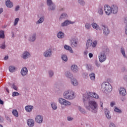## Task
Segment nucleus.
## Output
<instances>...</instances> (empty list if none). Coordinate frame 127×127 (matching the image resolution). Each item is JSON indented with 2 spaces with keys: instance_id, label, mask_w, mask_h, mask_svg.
I'll list each match as a JSON object with an SVG mask.
<instances>
[{
  "instance_id": "obj_4",
  "label": "nucleus",
  "mask_w": 127,
  "mask_h": 127,
  "mask_svg": "<svg viewBox=\"0 0 127 127\" xmlns=\"http://www.w3.org/2000/svg\"><path fill=\"white\" fill-rule=\"evenodd\" d=\"M97 45H98V41L97 40L92 41L91 39H88L86 44V49H89V48H95Z\"/></svg>"
},
{
  "instance_id": "obj_23",
  "label": "nucleus",
  "mask_w": 127,
  "mask_h": 127,
  "mask_svg": "<svg viewBox=\"0 0 127 127\" xmlns=\"http://www.w3.org/2000/svg\"><path fill=\"white\" fill-rule=\"evenodd\" d=\"M104 112L107 119H108V120H111V113L110 112V111L107 109H105Z\"/></svg>"
},
{
  "instance_id": "obj_21",
  "label": "nucleus",
  "mask_w": 127,
  "mask_h": 127,
  "mask_svg": "<svg viewBox=\"0 0 127 127\" xmlns=\"http://www.w3.org/2000/svg\"><path fill=\"white\" fill-rule=\"evenodd\" d=\"M36 40V34H32L29 38L28 40L30 42H34Z\"/></svg>"
},
{
  "instance_id": "obj_56",
  "label": "nucleus",
  "mask_w": 127,
  "mask_h": 127,
  "mask_svg": "<svg viewBox=\"0 0 127 127\" xmlns=\"http://www.w3.org/2000/svg\"><path fill=\"white\" fill-rule=\"evenodd\" d=\"M93 56V54H92V53H89V58H92Z\"/></svg>"
},
{
  "instance_id": "obj_63",
  "label": "nucleus",
  "mask_w": 127,
  "mask_h": 127,
  "mask_svg": "<svg viewBox=\"0 0 127 127\" xmlns=\"http://www.w3.org/2000/svg\"><path fill=\"white\" fill-rule=\"evenodd\" d=\"M60 10L61 11H64L65 10V8H61Z\"/></svg>"
},
{
  "instance_id": "obj_9",
  "label": "nucleus",
  "mask_w": 127,
  "mask_h": 127,
  "mask_svg": "<svg viewBox=\"0 0 127 127\" xmlns=\"http://www.w3.org/2000/svg\"><path fill=\"white\" fill-rule=\"evenodd\" d=\"M31 54L30 53L27 51H24L21 55V58L25 60L28 59V58H30L31 57Z\"/></svg>"
},
{
  "instance_id": "obj_64",
  "label": "nucleus",
  "mask_w": 127,
  "mask_h": 127,
  "mask_svg": "<svg viewBox=\"0 0 127 127\" xmlns=\"http://www.w3.org/2000/svg\"><path fill=\"white\" fill-rule=\"evenodd\" d=\"M0 104L1 105H3V101H2V100H1V99H0Z\"/></svg>"
},
{
  "instance_id": "obj_54",
  "label": "nucleus",
  "mask_w": 127,
  "mask_h": 127,
  "mask_svg": "<svg viewBox=\"0 0 127 127\" xmlns=\"http://www.w3.org/2000/svg\"><path fill=\"white\" fill-rule=\"evenodd\" d=\"M19 5L16 6L15 8V11H17L18 10H19Z\"/></svg>"
},
{
  "instance_id": "obj_36",
  "label": "nucleus",
  "mask_w": 127,
  "mask_h": 127,
  "mask_svg": "<svg viewBox=\"0 0 127 127\" xmlns=\"http://www.w3.org/2000/svg\"><path fill=\"white\" fill-rule=\"evenodd\" d=\"M58 38H63L64 37V33L62 32H59L58 34Z\"/></svg>"
},
{
  "instance_id": "obj_47",
  "label": "nucleus",
  "mask_w": 127,
  "mask_h": 127,
  "mask_svg": "<svg viewBox=\"0 0 127 127\" xmlns=\"http://www.w3.org/2000/svg\"><path fill=\"white\" fill-rule=\"evenodd\" d=\"M19 93L17 92H13L12 93V97H16V96H19Z\"/></svg>"
},
{
  "instance_id": "obj_48",
  "label": "nucleus",
  "mask_w": 127,
  "mask_h": 127,
  "mask_svg": "<svg viewBox=\"0 0 127 127\" xmlns=\"http://www.w3.org/2000/svg\"><path fill=\"white\" fill-rule=\"evenodd\" d=\"M0 48H1V49H4L5 48V44H4V43L2 44L0 46Z\"/></svg>"
},
{
  "instance_id": "obj_16",
  "label": "nucleus",
  "mask_w": 127,
  "mask_h": 127,
  "mask_svg": "<svg viewBox=\"0 0 127 127\" xmlns=\"http://www.w3.org/2000/svg\"><path fill=\"white\" fill-rule=\"evenodd\" d=\"M71 45L72 47H77L78 46V39L76 38H73L71 41Z\"/></svg>"
},
{
  "instance_id": "obj_46",
  "label": "nucleus",
  "mask_w": 127,
  "mask_h": 127,
  "mask_svg": "<svg viewBox=\"0 0 127 127\" xmlns=\"http://www.w3.org/2000/svg\"><path fill=\"white\" fill-rule=\"evenodd\" d=\"M78 2L81 5H85V1L84 0H78Z\"/></svg>"
},
{
  "instance_id": "obj_29",
  "label": "nucleus",
  "mask_w": 127,
  "mask_h": 127,
  "mask_svg": "<svg viewBox=\"0 0 127 127\" xmlns=\"http://www.w3.org/2000/svg\"><path fill=\"white\" fill-rule=\"evenodd\" d=\"M77 109L81 114H83V115H85L86 114V110L84 109V108H82L81 106H78Z\"/></svg>"
},
{
  "instance_id": "obj_45",
  "label": "nucleus",
  "mask_w": 127,
  "mask_h": 127,
  "mask_svg": "<svg viewBox=\"0 0 127 127\" xmlns=\"http://www.w3.org/2000/svg\"><path fill=\"white\" fill-rule=\"evenodd\" d=\"M0 38H4V31H0Z\"/></svg>"
},
{
  "instance_id": "obj_39",
  "label": "nucleus",
  "mask_w": 127,
  "mask_h": 127,
  "mask_svg": "<svg viewBox=\"0 0 127 127\" xmlns=\"http://www.w3.org/2000/svg\"><path fill=\"white\" fill-rule=\"evenodd\" d=\"M44 21V17H41L39 20L36 22L37 24H39V23H42Z\"/></svg>"
},
{
  "instance_id": "obj_5",
  "label": "nucleus",
  "mask_w": 127,
  "mask_h": 127,
  "mask_svg": "<svg viewBox=\"0 0 127 127\" xmlns=\"http://www.w3.org/2000/svg\"><path fill=\"white\" fill-rule=\"evenodd\" d=\"M59 103H60L62 106H64L65 107L71 106V103L69 101L62 98L59 99Z\"/></svg>"
},
{
  "instance_id": "obj_55",
  "label": "nucleus",
  "mask_w": 127,
  "mask_h": 127,
  "mask_svg": "<svg viewBox=\"0 0 127 127\" xmlns=\"http://www.w3.org/2000/svg\"><path fill=\"white\" fill-rule=\"evenodd\" d=\"M95 65H96L97 67H100V64L99 63V62H95Z\"/></svg>"
},
{
  "instance_id": "obj_14",
  "label": "nucleus",
  "mask_w": 127,
  "mask_h": 127,
  "mask_svg": "<svg viewBox=\"0 0 127 127\" xmlns=\"http://www.w3.org/2000/svg\"><path fill=\"white\" fill-rule=\"evenodd\" d=\"M35 122L38 124H42L43 122V117L41 115H38L35 118Z\"/></svg>"
},
{
  "instance_id": "obj_1",
  "label": "nucleus",
  "mask_w": 127,
  "mask_h": 127,
  "mask_svg": "<svg viewBox=\"0 0 127 127\" xmlns=\"http://www.w3.org/2000/svg\"><path fill=\"white\" fill-rule=\"evenodd\" d=\"M88 100H89V96L83 95V101L85 108L86 110L96 114L98 111V103L95 100H89L87 103L86 102Z\"/></svg>"
},
{
  "instance_id": "obj_25",
  "label": "nucleus",
  "mask_w": 127,
  "mask_h": 127,
  "mask_svg": "<svg viewBox=\"0 0 127 127\" xmlns=\"http://www.w3.org/2000/svg\"><path fill=\"white\" fill-rule=\"evenodd\" d=\"M5 4L7 7H8L9 8H11V7L13 6V4L12 3V2L10 1V0H7Z\"/></svg>"
},
{
  "instance_id": "obj_2",
  "label": "nucleus",
  "mask_w": 127,
  "mask_h": 127,
  "mask_svg": "<svg viewBox=\"0 0 127 127\" xmlns=\"http://www.w3.org/2000/svg\"><path fill=\"white\" fill-rule=\"evenodd\" d=\"M63 96L66 100H74V98L76 97V94L73 90L68 89L64 92Z\"/></svg>"
},
{
  "instance_id": "obj_32",
  "label": "nucleus",
  "mask_w": 127,
  "mask_h": 127,
  "mask_svg": "<svg viewBox=\"0 0 127 127\" xmlns=\"http://www.w3.org/2000/svg\"><path fill=\"white\" fill-rule=\"evenodd\" d=\"M89 77L92 81H95V80H96V75L94 73H91L90 74Z\"/></svg>"
},
{
  "instance_id": "obj_62",
  "label": "nucleus",
  "mask_w": 127,
  "mask_h": 127,
  "mask_svg": "<svg viewBox=\"0 0 127 127\" xmlns=\"http://www.w3.org/2000/svg\"><path fill=\"white\" fill-rule=\"evenodd\" d=\"M7 59H8V56H6L4 58V60H7Z\"/></svg>"
},
{
  "instance_id": "obj_33",
  "label": "nucleus",
  "mask_w": 127,
  "mask_h": 127,
  "mask_svg": "<svg viewBox=\"0 0 127 127\" xmlns=\"http://www.w3.org/2000/svg\"><path fill=\"white\" fill-rule=\"evenodd\" d=\"M67 17H68V15H67V14H66L65 13H63L61 15L60 17V19L67 18Z\"/></svg>"
},
{
  "instance_id": "obj_42",
  "label": "nucleus",
  "mask_w": 127,
  "mask_h": 127,
  "mask_svg": "<svg viewBox=\"0 0 127 127\" xmlns=\"http://www.w3.org/2000/svg\"><path fill=\"white\" fill-rule=\"evenodd\" d=\"M121 51L124 57H125V58H127V56H126V52H125V49H124V48H122L121 49Z\"/></svg>"
},
{
  "instance_id": "obj_24",
  "label": "nucleus",
  "mask_w": 127,
  "mask_h": 127,
  "mask_svg": "<svg viewBox=\"0 0 127 127\" xmlns=\"http://www.w3.org/2000/svg\"><path fill=\"white\" fill-rule=\"evenodd\" d=\"M33 110V106L31 105H28L25 107V111L27 113H30Z\"/></svg>"
},
{
  "instance_id": "obj_59",
  "label": "nucleus",
  "mask_w": 127,
  "mask_h": 127,
  "mask_svg": "<svg viewBox=\"0 0 127 127\" xmlns=\"http://www.w3.org/2000/svg\"><path fill=\"white\" fill-rule=\"evenodd\" d=\"M124 79L125 80V81H127V75H125L124 76Z\"/></svg>"
},
{
  "instance_id": "obj_19",
  "label": "nucleus",
  "mask_w": 127,
  "mask_h": 127,
  "mask_svg": "<svg viewBox=\"0 0 127 127\" xmlns=\"http://www.w3.org/2000/svg\"><path fill=\"white\" fill-rule=\"evenodd\" d=\"M28 73V70L27 69V68L24 67L22 68L21 70V75L22 76H25L27 75Z\"/></svg>"
},
{
  "instance_id": "obj_20",
  "label": "nucleus",
  "mask_w": 127,
  "mask_h": 127,
  "mask_svg": "<svg viewBox=\"0 0 127 127\" xmlns=\"http://www.w3.org/2000/svg\"><path fill=\"white\" fill-rule=\"evenodd\" d=\"M70 82L71 85H72V86H74L75 87H76L78 85V84H79L78 80H77L76 78L74 77H72L70 79Z\"/></svg>"
},
{
  "instance_id": "obj_50",
  "label": "nucleus",
  "mask_w": 127,
  "mask_h": 127,
  "mask_svg": "<svg viewBox=\"0 0 127 127\" xmlns=\"http://www.w3.org/2000/svg\"><path fill=\"white\" fill-rule=\"evenodd\" d=\"M109 127H117V126H116V125H115V124L111 123L109 125Z\"/></svg>"
},
{
  "instance_id": "obj_38",
  "label": "nucleus",
  "mask_w": 127,
  "mask_h": 127,
  "mask_svg": "<svg viewBox=\"0 0 127 127\" xmlns=\"http://www.w3.org/2000/svg\"><path fill=\"white\" fill-rule=\"evenodd\" d=\"M12 115L14 116V117H18V112L16 110H13L12 112Z\"/></svg>"
},
{
  "instance_id": "obj_49",
  "label": "nucleus",
  "mask_w": 127,
  "mask_h": 127,
  "mask_svg": "<svg viewBox=\"0 0 127 127\" xmlns=\"http://www.w3.org/2000/svg\"><path fill=\"white\" fill-rule=\"evenodd\" d=\"M12 88H13L14 90H15V91H17V87H16V86L14 85V84H13L12 85Z\"/></svg>"
},
{
  "instance_id": "obj_43",
  "label": "nucleus",
  "mask_w": 127,
  "mask_h": 127,
  "mask_svg": "<svg viewBox=\"0 0 127 127\" xmlns=\"http://www.w3.org/2000/svg\"><path fill=\"white\" fill-rule=\"evenodd\" d=\"M18 21H19V18H16L14 21V24H13L14 26L17 25V24L18 23Z\"/></svg>"
},
{
  "instance_id": "obj_26",
  "label": "nucleus",
  "mask_w": 127,
  "mask_h": 127,
  "mask_svg": "<svg viewBox=\"0 0 127 127\" xmlns=\"http://www.w3.org/2000/svg\"><path fill=\"white\" fill-rule=\"evenodd\" d=\"M78 69L77 65H72L71 67V70L74 73H76L78 70Z\"/></svg>"
},
{
  "instance_id": "obj_34",
  "label": "nucleus",
  "mask_w": 127,
  "mask_h": 127,
  "mask_svg": "<svg viewBox=\"0 0 127 127\" xmlns=\"http://www.w3.org/2000/svg\"><path fill=\"white\" fill-rule=\"evenodd\" d=\"M85 27L86 29L90 30L91 29V24L90 23H86L85 24Z\"/></svg>"
},
{
  "instance_id": "obj_58",
  "label": "nucleus",
  "mask_w": 127,
  "mask_h": 127,
  "mask_svg": "<svg viewBox=\"0 0 127 127\" xmlns=\"http://www.w3.org/2000/svg\"><path fill=\"white\" fill-rule=\"evenodd\" d=\"M126 70H127L126 67L124 66L122 68V71H126Z\"/></svg>"
},
{
  "instance_id": "obj_28",
  "label": "nucleus",
  "mask_w": 127,
  "mask_h": 127,
  "mask_svg": "<svg viewBox=\"0 0 127 127\" xmlns=\"http://www.w3.org/2000/svg\"><path fill=\"white\" fill-rule=\"evenodd\" d=\"M91 26L93 28H94V29H96V30H98V29H100V26H99V25L95 22L92 23L91 24Z\"/></svg>"
},
{
  "instance_id": "obj_53",
  "label": "nucleus",
  "mask_w": 127,
  "mask_h": 127,
  "mask_svg": "<svg viewBox=\"0 0 127 127\" xmlns=\"http://www.w3.org/2000/svg\"><path fill=\"white\" fill-rule=\"evenodd\" d=\"M115 105H116V103L114 101L111 102V103H110L111 107H114V106H115Z\"/></svg>"
},
{
  "instance_id": "obj_6",
  "label": "nucleus",
  "mask_w": 127,
  "mask_h": 127,
  "mask_svg": "<svg viewBox=\"0 0 127 127\" xmlns=\"http://www.w3.org/2000/svg\"><path fill=\"white\" fill-rule=\"evenodd\" d=\"M104 11L105 12V14L106 15H111L112 14V8H111V6L106 4L104 5Z\"/></svg>"
},
{
  "instance_id": "obj_44",
  "label": "nucleus",
  "mask_w": 127,
  "mask_h": 127,
  "mask_svg": "<svg viewBox=\"0 0 127 127\" xmlns=\"http://www.w3.org/2000/svg\"><path fill=\"white\" fill-rule=\"evenodd\" d=\"M48 74L49 77H52L53 76H54V72L53 70H49Z\"/></svg>"
},
{
  "instance_id": "obj_8",
  "label": "nucleus",
  "mask_w": 127,
  "mask_h": 127,
  "mask_svg": "<svg viewBox=\"0 0 127 127\" xmlns=\"http://www.w3.org/2000/svg\"><path fill=\"white\" fill-rule=\"evenodd\" d=\"M47 4L49 6V10H54V9H55V7H56L55 4L52 2V0H47Z\"/></svg>"
},
{
  "instance_id": "obj_60",
  "label": "nucleus",
  "mask_w": 127,
  "mask_h": 127,
  "mask_svg": "<svg viewBox=\"0 0 127 127\" xmlns=\"http://www.w3.org/2000/svg\"><path fill=\"white\" fill-rule=\"evenodd\" d=\"M100 105L101 109H102V110H103V102H100Z\"/></svg>"
},
{
  "instance_id": "obj_37",
  "label": "nucleus",
  "mask_w": 127,
  "mask_h": 127,
  "mask_svg": "<svg viewBox=\"0 0 127 127\" xmlns=\"http://www.w3.org/2000/svg\"><path fill=\"white\" fill-rule=\"evenodd\" d=\"M62 59L64 61H65V62H67V61H68V58L67 57V56H66L65 55H63L62 56Z\"/></svg>"
},
{
  "instance_id": "obj_27",
  "label": "nucleus",
  "mask_w": 127,
  "mask_h": 127,
  "mask_svg": "<svg viewBox=\"0 0 127 127\" xmlns=\"http://www.w3.org/2000/svg\"><path fill=\"white\" fill-rule=\"evenodd\" d=\"M64 49H65V50H68V51H69L70 53H74V52L73 51V50H72V48H71V47L65 45L64 46Z\"/></svg>"
},
{
  "instance_id": "obj_57",
  "label": "nucleus",
  "mask_w": 127,
  "mask_h": 127,
  "mask_svg": "<svg viewBox=\"0 0 127 127\" xmlns=\"http://www.w3.org/2000/svg\"><path fill=\"white\" fill-rule=\"evenodd\" d=\"M3 122V118L0 116V123Z\"/></svg>"
},
{
  "instance_id": "obj_52",
  "label": "nucleus",
  "mask_w": 127,
  "mask_h": 127,
  "mask_svg": "<svg viewBox=\"0 0 127 127\" xmlns=\"http://www.w3.org/2000/svg\"><path fill=\"white\" fill-rule=\"evenodd\" d=\"M88 53H89V52H88L87 50L84 51L83 52V54L85 56H87V55H88Z\"/></svg>"
},
{
  "instance_id": "obj_35",
  "label": "nucleus",
  "mask_w": 127,
  "mask_h": 127,
  "mask_svg": "<svg viewBox=\"0 0 127 127\" xmlns=\"http://www.w3.org/2000/svg\"><path fill=\"white\" fill-rule=\"evenodd\" d=\"M9 71L11 73L14 72L15 71V67L14 66L11 65L9 67Z\"/></svg>"
},
{
  "instance_id": "obj_10",
  "label": "nucleus",
  "mask_w": 127,
  "mask_h": 127,
  "mask_svg": "<svg viewBox=\"0 0 127 127\" xmlns=\"http://www.w3.org/2000/svg\"><path fill=\"white\" fill-rule=\"evenodd\" d=\"M106 59H107V56L105 54V53H101L99 55V60L100 62L103 63V62L106 61Z\"/></svg>"
},
{
  "instance_id": "obj_17",
  "label": "nucleus",
  "mask_w": 127,
  "mask_h": 127,
  "mask_svg": "<svg viewBox=\"0 0 127 127\" xmlns=\"http://www.w3.org/2000/svg\"><path fill=\"white\" fill-rule=\"evenodd\" d=\"M75 21H71L70 20H65L64 22L62 23V26H67V25H69V24H74L75 23Z\"/></svg>"
},
{
  "instance_id": "obj_18",
  "label": "nucleus",
  "mask_w": 127,
  "mask_h": 127,
  "mask_svg": "<svg viewBox=\"0 0 127 127\" xmlns=\"http://www.w3.org/2000/svg\"><path fill=\"white\" fill-rule=\"evenodd\" d=\"M103 6L100 5L99 7L97 8V12L99 14V15H103L104 14V11Z\"/></svg>"
},
{
  "instance_id": "obj_15",
  "label": "nucleus",
  "mask_w": 127,
  "mask_h": 127,
  "mask_svg": "<svg viewBox=\"0 0 127 127\" xmlns=\"http://www.w3.org/2000/svg\"><path fill=\"white\" fill-rule=\"evenodd\" d=\"M102 28L103 30V33L105 35H108L110 33V30L108 28V27L105 25L102 26Z\"/></svg>"
},
{
  "instance_id": "obj_30",
  "label": "nucleus",
  "mask_w": 127,
  "mask_h": 127,
  "mask_svg": "<svg viewBox=\"0 0 127 127\" xmlns=\"http://www.w3.org/2000/svg\"><path fill=\"white\" fill-rule=\"evenodd\" d=\"M65 76L69 79H72L73 77V74H71V73H70L69 71H66L65 72Z\"/></svg>"
},
{
  "instance_id": "obj_40",
  "label": "nucleus",
  "mask_w": 127,
  "mask_h": 127,
  "mask_svg": "<svg viewBox=\"0 0 127 127\" xmlns=\"http://www.w3.org/2000/svg\"><path fill=\"white\" fill-rule=\"evenodd\" d=\"M124 22L126 24V26H125V33L127 35V17H125L124 20Z\"/></svg>"
},
{
  "instance_id": "obj_7",
  "label": "nucleus",
  "mask_w": 127,
  "mask_h": 127,
  "mask_svg": "<svg viewBox=\"0 0 127 127\" xmlns=\"http://www.w3.org/2000/svg\"><path fill=\"white\" fill-rule=\"evenodd\" d=\"M84 95H85L86 96L89 97V99H90V97L94 98V99H100V96H99V95L95 92H88L86 94H85Z\"/></svg>"
},
{
  "instance_id": "obj_11",
  "label": "nucleus",
  "mask_w": 127,
  "mask_h": 127,
  "mask_svg": "<svg viewBox=\"0 0 127 127\" xmlns=\"http://www.w3.org/2000/svg\"><path fill=\"white\" fill-rule=\"evenodd\" d=\"M52 50H51V49H48L44 52L43 55L44 57L49 58L52 56Z\"/></svg>"
},
{
  "instance_id": "obj_61",
  "label": "nucleus",
  "mask_w": 127,
  "mask_h": 127,
  "mask_svg": "<svg viewBox=\"0 0 127 127\" xmlns=\"http://www.w3.org/2000/svg\"><path fill=\"white\" fill-rule=\"evenodd\" d=\"M3 12V9L2 8H0V14Z\"/></svg>"
},
{
  "instance_id": "obj_31",
  "label": "nucleus",
  "mask_w": 127,
  "mask_h": 127,
  "mask_svg": "<svg viewBox=\"0 0 127 127\" xmlns=\"http://www.w3.org/2000/svg\"><path fill=\"white\" fill-rule=\"evenodd\" d=\"M51 106L53 110H54V111L57 110V104L55 103V102H52L51 103Z\"/></svg>"
},
{
  "instance_id": "obj_51",
  "label": "nucleus",
  "mask_w": 127,
  "mask_h": 127,
  "mask_svg": "<svg viewBox=\"0 0 127 127\" xmlns=\"http://www.w3.org/2000/svg\"><path fill=\"white\" fill-rule=\"evenodd\" d=\"M67 121H68L69 122H71V121H73V118H72L71 117H68Z\"/></svg>"
},
{
  "instance_id": "obj_22",
  "label": "nucleus",
  "mask_w": 127,
  "mask_h": 127,
  "mask_svg": "<svg viewBox=\"0 0 127 127\" xmlns=\"http://www.w3.org/2000/svg\"><path fill=\"white\" fill-rule=\"evenodd\" d=\"M27 124L29 127H34V120L32 119H28L27 121Z\"/></svg>"
},
{
  "instance_id": "obj_41",
  "label": "nucleus",
  "mask_w": 127,
  "mask_h": 127,
  "mask_svg": "<svg viewBox=\"0 0 127 127\" xmlns=\"http://www.w3.org/2000/svg\"><path fill=\"white\" fill-rule=\"evenodd\" d=\"M114 112H116V113H118L119 114H122V110L118 107H115L114 109Z\"/></svg>"
},
{
  "instance_id": "obj_12",
  "label": "nucleus",
  "mask_w": 127,
  "mask_h": 127,
  "mask_svg": "<svg viewBox=\"0 0 127 127\" xmlns=\"http://www.w3.org/2000/svg\"><path fill=\"white\" fill-rule=\"evenodd\" d=\"M111 6L112 13L117 14L119 11V7L117 5H112Z\"/></svg>"
},
{
  "instance_id": "obj_13",
  "label": "nucleus",
  "mask_w": 127,
  "mask_h": 127,
  "mask_svg": "<svg viewBox=\"0 0 127 127\" xmlns=\"http://www.w3.org/2000/svg\"><path fill=\"white\" fill-rule=\"evenodd\" d=\"M119 94L120 96L125 97L127 95V89L125 88L121 87L119 90Z\"/></svg>"
},
{
  "instance_id": "obj_3",
  "label": "nucleus",
  "mask_w": 127,
  "mask_h": 127,
  "mask_svg": "<svg viewBox=\"0 0 127 127\" xmlns=\"http://www.w3.org/2000/svg\"><path fill=\"white\" fill-rule=\"evenodd\" d=\"M101 89L102 91H104L105 93L107 92H110L113 91V87L111 84L109 82H103L101 85Z\"/></svg>"
}]
</instances>
